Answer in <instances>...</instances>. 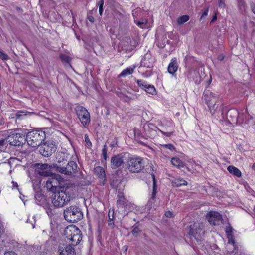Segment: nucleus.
Wrapping results in <instances>:
<instances>
[{"label": "nucleus", "mask_w": 255, "mask_h": 255, "mask_svg": "<svg viewBox=\"0 0 255 255\" xmlns=\"http://www.w3.org/2000/svg\"><path fill=\"white\" fill-rule=\"evenodd\" d=\"M234 246L235 247V250H237V249H236V248H238V247H235V246Z\"/></svg>", "instance_id": "obj_58"}, {"label": "nucleus", "mask_w": 255, "mask_h": 255, "mask_svg": "<svg viewBox=\"0 0 255 255\" xmlns=\"http://www.w3.org/2000/svg\"><path fill=\"white\" fill-rule=\"evenodd\" d=\"M194 73L195 74V75H197L198 76V78H196L195 80V83H200V81H201V78L199 76V73L198 72H194Z\"/></svg>", "instance_id": "obj_48"}, {"label": "nucleus", "mask_w": 255, "mask_h": 255, "mask_svg": "<svg viewBox=\"0 0 255 255\" xmlns=\"http://www.w3.org/2000/svg\"><path fill=\"white\" fill-rule=\"evenodd\" d=\"M227 237L228 238V243L231 244L233 246H235V241L233 235H229L228 236H227Z\"/></svg>", "instance_id": "obj_37"}, {"label": "nucleus", "mask_w": 255, "mask_h": 255, "mask_svg": "<svg viewBox=\"0 0 255 255\" xmlns=\"http://www.w3.org/2000/svg\"><path fill=\"white\" fill-rule=\"evenodd\" d=\"M59 57L63 63L70 64L71 58L69 56L64 54H61Z\"/></svg>", "instance_id": "obj_32"}, {"label": "nucleus", "mask_w": 255, "mask_h": 255, "mask_svg": "<svg viewBox=\"0 0 255 255\" xmlns=\"http://www.w3.org/2000/svg\"><path fill=\"white\" fill-rule=\"evenodd\" d=\"M133 230L132 231V233L133 235L137 236L140 232V230L139 229L138 226L136 224H135L133 226Z\"/></svg>", "instance_id": "obj_36"}, {"label": "nucleus", "mask_w": 255, "mask_h": 255, "mask_svg": "<svg viewBox=\"0 0 255 255\" xmlns=\"http://www.w3.org/2000/svg\"><path fill=\"white\" fill-rule=\"evenodd\" d=\"M84 140L86 144V146L88 147H91L92 146V143L91 142L89 136L87 134L85 135Z\"/></svg>", "instance_id": "obj_39"}, {"label": "nucleus", "mask_w": 255, "mask_h": 255, "mask_svg": "<svg viewBox=\"0 0 255 255\" xmlns=\"http://www.w3.org/2000/svg\"><path fill=\"white\" fill-rule=\"evenodd\" d=\"M225 232L227 236H228L229 235H233V228L230 225L226 227Z\"/></svg>", "instance_id": "obj_38"}, {"label": "nucleus", "mask_w": 255, "mask_h": 255, "mask_svg": "<svg viewBox=\"0 0 255 255\" xmlns=\"http://www.w3.org/2000/svg\"><path fill=\"white\" fill-rule=\"evenodd\" d=\"M64 217L67 221L73 223L77 222L82 219L83 213L79 207L71 206L64 210Z\"/></svg>", "instance_id": "obj_4"}, {"label": "nucleus", "mask_w": 255, "mask_h": 255, "mask_svg": "<svg viewBox=\"0 0 255 255\" xmlns=\"http://www.w3.org/2000/svg\"><path fill=\"white\" fill-rule=\"evenodd\" d=\"M122 170L118 169L115 173V175L110 183L111 186L119 192H122L125 187L123 175H121Z\"/></svg>", "instance_id": "obj_8"}, {"label": "nucleus", "mask_w": 255, "mask_h": 255, "mask_svg": "<svg viewBox=\"0 0 255 255\" xmlns=\"http://www.w3.org/2000/svg\"><path fill=\"white\" fill-rule=\"evenodd\" d=\"M251 6L252 11L255 14V4H252Z\"/></svg>", "instance_id": "obj_55"}, {"label": "nucleus", "mask_w": 255, "mask_h": 255, "mask_svg": "<svg viewBox=\"0 0 255 255\" xmlns=\"http://www.w3.org/2000/svg\"><path fill=\"white\" fill-rule=\"evenodd\" d=\"M171 162L173 166L178 168H181L184 166V163L178 158H172L171 160Z\"/></svg>", "instance_id": "obj_28"}, {"label": "nucleus", "mask_w": 255, "mask_h": 255, "mask_svg": "<svg viewBox=\"0 0 255 255\" xmlns=\"http://www.w3.org/2000/svg\"><path fill=\"white\" fill-rule=\"evenodd\" d=\"M58 252L60 255H76L75 250L72 245H60Z\"/></svg>", "instance_id": "obj_18"}, {"label": "nucleus", "mask_w": 255, "mask_h": 255, "mask_svg": "<svg viewBox=\"0 0 255 255\" xmlns=\"http://www.w3.org/2000/svg\"><path fill=\"white\" fill-rule=\"evenodd\" d=\"M239 114H241V117L240 118H237V122H242L244 120V114L243 113H239Z\"/></svg>", "instance_id": "obj_49"}, {"label": "nucleus", "mask_w": 255, "mask_h": 255, "mask_svg": "<svg viewBox=\"0 0 255 255\" xmlns=\"http://www.w3.org/2000/svg\"><path fill=\"white\" fill-rule=\"evenodd\" d=\"M95 175L98 178L100 182L104 185L106 180L105 171L104 168L101 166H97L94 169Z\"/></svg>", "instance_id": "obj_20"}, {"label": "nucleus", "mask_w": 255, "mask_h": 255, "mask_svg": "<svg viewBox=\"0 0 255 255\" xmlns=\"http://www.w3.org/2000/svg\"><path fill=\"white\" fill-rule=\"evenodd\" d=\"M227 170L230 173L234 176H237L238 177H241L242 176V173L240 170L234 166H229L227 167Z\"/></svg>", "instance_id": "obj_26"}, {"label": "nucleus", "mask_w": 255, "mask_h": 255, "mask_svg": "<svg viewBox=\"0 0 255 255\" xmlns=\"http://www.w3.org/2000/svg\"><path fill=\"white\" fill-rule=\"evenodd\" d=\"M88 19L92 23L94 22V18L91 15H88L87 17Z\"/></svg>", "instance_id": "obj_51"}, {"label": "nucleus", "mask_w": 255, "mask_h": 255, "mask_svg": "<svg viewBox=\"0 0 255 255\" xmlns=\"http://www.w3.org/2000/svg\"><path fill=\"white\" fill-rule=\"evenodd\" d=\"M134 22L140 27L143 28L147 23V20L145 19H141L139 20H134Z\"/></svg>", "instance_id": "obj_31"}, {"label": "nucleus", "mask_w": 255, "mask_h": 255, "mask_svg": "<svg viewBox=\"0 0 255 255\" xmlns=\"http://www.w3.org/2000/svg\"><path fill=\"white\" fill-rule=\"evenodd\" d=\"M159 130L163 135H164L167 137L170 136L171 135H172V134L173 133V131H172V130H170V131H167V132L163 131L161 130Z\"/></svg>", "instance_id": "obj_44"}, {"label": "nucleus", "mask_w": 255, "mask_h": 255, "mask_svg": "<svg viewBox=\"0 0 255 255\" xmlns=\"http://www.w3.org/2000/svg\"><path fill=\"white\" fill-rule=\"evenodd\" d=\"M35 172L43 176H49L51 174L50 166L48 164H37L35 166Z\"/></svg>", "instance_id": "obj_15"}, {"label": "nucleus", "mask_w": 255, "mask_h": 255, "mask_svg": "<svg viewBox=\"0 0 255 255\" xmlns=\"http://www.w3.org/2000/svg\"><path fill=\"white\" fill-rule=\"evenodd\" d=\"M33 113L26 111H18L13 116L11 117L12 119H15V121H21L25 119L27 116L32 114Z\"/></svg>", "instance_id": "obj_22"}, {"label": "nucleus", "mask_w": 255, "mask_h": 255, "mask_svg": "<svg viewBox=\"0 0 255 255\" xmlns=\"http://www.w3.org/2000/svg\"><path fill=\"white\" fill-rule=\"evenodd\" d=\"M12 188H17L18 187V184L17 183V182H15L14 181H12Z\"/></svg>", "instance_id": "obj_54"}, {"label": "nucleus", "mask_w": 255, "mask_h": 255, "mask_svg": "<svg viewBox=\"0 0 255 255\" xmlns=\"http://www.w3.org/2000/svg\"><path fill=\"white\" fill-rule=\"evenodd\" d=\"M143 131L142 132L143 138L145 139L153 138L156 136V128L154 124L151 123H147L144 125Z\"/></svg>", "instance_id": "obj_12"}, {"label": "nucleus", "mask_w": 255, "mask_h": 255, "mask_svg": "<svg viewBox=\"0 0 255 255\" xmlns=\"http://www.w3.org/2000/svg\"><path fill=\"white\" fill-rule=\"evenodd\" d=\"M64 187L60 186L59 189L54 193L52 203L57 208L63 207L70 200L69 195L67 194L66 191H64Z\"/></svg>", "instance_id": "obj_2"}, {"label": "nucleus", "mask_w": 255, "mask_h": 255, "mask_svg": "<svg viewBox=\"0 0 255 255\" xmlns=\"http://www.w3.org/2000/svg\"><path fill=\"white\" fill-rule=\"evenodd\" d=\"M64 234L72 246L77 245L82 239L81 231L73 225L67 226L64 230Z\"/></svg>", "instance_id": "obj_1"}, {"label": "nucleus", "mask_w": 255, "mask_h": 255, "mask_svg": "<svg viewBox=\"0 0 255 255\" xmlns=\"http://www.w3.org/2000/svg\"><path fill=\"white\" fill-rule=\"evenodd\" d=\"M126 168L131 173H138L144 168L143 160L139 157L129 158L126 163Z\"/></svg>", "instance_id": "obj_5"}, {"label": "nucleus", "mask_w": 255, "mask_h": 255, "mask_svg": "<svg viewBox=\"0 0 255 255\" xmlns=\"http://www.w3.org/2000/svg\"><path fill=\"white\" fill-rule=\"evenodd\" d=\"M208 13V7L205 9L201 15V18L206 16Z\"/></svg>", "instance_id": "obj_47"}, {"label": "nucleus", "mask_w": 255, "mask_h": 255, "mask_svg": "<svg viewBox=\"0 0 255 255\" xmlns=\"http://www.w3.org/2000/svg\"><path fill=\"white\" fill-rule=\"evenodd\" d=\"M23 134L18 132L11 133L6 138L7 143H8L11 146H20L22 144V141L20 140L23 138Z\"/></svg>", "instance_id": "obj_13"}, {"label": "nucleus", "mask_w": 255, "mask_h": 255, "mask_svg": "<svg viewBox=\"0 0 255 255\" xmlns=\"http://www.w3.org/2000/svg\"><path fill=\"white\" fill-rule=\"evenodd\" d=\"M178 68L176 59L175 58L172 59L168 67V72L173 75L177 71Z\"/></svg>", "instance_id": "obj_25"}, {"label": "nucleus", "mask_w": 255, "mask_h": 255, "mask_svg": "<svg viewBox=\"0 0 255 255\" xmlns=\"http://www.w3.org/2000/svg\"><path fill=\"white\" fill-rule=\"evenodd\" d=\"M6 138L0 140V151H4L7 144Z\"/></svg>", "instance_id": "obj_33"}, {"label": "nucleus", "mask_w": 255, "mask_h": 255, "mask_svg": "<svg viewBox=\"0 0 255 255\" xmlns=\"http://www.w3.org/2000/svg\"><path fill=\"white\" fill-rule=\"evenodd\" d=\"M45 137V133L43 131H32L27 133L26 141L30 146L37 147L41 144Z\"/></svg>", "instance_id": "obj_3"}, {"label": "nucleus", "mask_w": 255, "mask_h": 255, "mask_svg": "<svg viewBox=\"0 0 255 255\" xmlns=\"http://www.w3.org/2000/svg\"><path fill=\"white\" fill-rule=\"evenodd\" d=\"M76 111L82 124L84 127L88 125L90 122V115L86 108L81 106H78L76 108Z\"/></svg>", "instance_id": "obj_10"}, {"label": "nucleus", "mask_w": 255, "mask_h": 255, "mask_svg": "<svg viewBox=\"0 0 255 255\" xmlns=\"http://www.w3.org/2000/svg\"><path fill=\"white\" fill-rule=\"evenodd\" d=\"M189 19V16L188 15H185L178 17L177 19V22L178 24L181 25L188 21Z\"/></svg>", "instance_id": "obj_30"}, {"label": "nucleus", "mask_w": 255, "mask_h": 255, "mask_svg": "<svg viewBox=\"0 0 255 255\" xmlns=\"http://www.w3.org/2000/svg\"><path fill=\"white\" fill-rule=\"evenodd\" d=\"M207 218L210 224L213 225H219L222 221L221 215L215 211H210Z\"/></svg>", "instance_id": "obj_17"}, {"label": "nucleus", "mask_w": 255, "mask_h": 255, "mask_svg": "<svg viewBox=\"0 0 255 255\" xmlns=\"http://www.w3.org/2000/svg\"><path fill=\"white\" fill-rule=\"evenodd\" d=\"M137 83L139 87L144 90L146 92L152 95L156 93V91L154 86L148 84L146 81L141 80H138Z\"/></svg>", "instance_id": "obj_19"}, {"label": "nucleus", "mask_w": 255, "mask_h": 255, "mask_svg": "<svg viewBox=\"0 0 255 255\" xmlns=\"http://www.w3.org/2000/svg\"><path fill=\"white\" fill-rule=\"evenodd\" d=\"M39 152L44 157H49L56 150V146L53 141H47L40 145Z\"/></svg>", "instance_id": "obj_9"}, {"label": "nucleus", "mask_w": 255, "mask_h": 255, "mask_svg": "<svg viewBox=\"0 0 255 255\" xmlns=\"http://www.w3.org/2000/svg\"><path fill=\"white\" fill-rule=\"evenodd\" d=\"M9 58L8 56L5 53L0 51V58L3 60L8 59Z\"/></svg>", "instance_id": "obj_42"}, {"label": "nucleus", "mask_w": 255, "mask_h": 255, "mask_svg": "<svg viewBox=\"0 0 255 255\" xmlns=\"http://www.w3.org/2000/svg\"><path fill=\"white\" fill-rule=\"evenodd\" d=\"M4 255H17V254L13 251H8L5 252Z\"/></svg>", "instance_id": "obj_46"}, {"label": "nucleus", "mask_w": 255, "mask_h": 255, "mask_svg": "<svg viewBox=\"0 0 255 255\" xmlns=\"http://www.w3.org/2000/svg\"><path fill=\"white\" fill-rule=\"evenodd\" d=\"M224 58V56L222 54H220L218 56L217 59L219 61H222Z\"/></svg>", "instance_id": "obj_53"}, {"label": "nucleus", "mask_w": 255, "mask_h": 255, "mask_svg": "<svg viewBox=\"0 0 255 255\" xmlns=\"http://www.w3.org/2000/svg\"><path fill=\"white\" fill-rule=\"evenodd\" d=\"M134 68H135V67H134V68H131V67L127 68L126 69H125L122 71V72L120 73V76H126L130 75L133 72Z\"/></svg>", "instance_id": "obj_29"}, {"label": "nucleus", "mask_w": 255, "mask_h": 255, "mask_svg": "<svg viewBox=\"0 0 255 255\" xmlns=\"http://www.w3.org/2000/svg\"><path fill=\"white\" fill-rule=\"evenodd\" d=\"M134 133L135 135V137L136 138H140V137H143L142 133L140 134V132L138 129H134Z\"/></svg>", "instance_id": "obj_41"}, {"label": "nucleus", "mask_w": 255, "mask_h": 255, "mask_svg": "<svg viewBox=\"0 0 255 255\" xmlns=\"http://www.w3.org/2000/svg\"><path fill=\"white\" fill-rule=\"evenodd\" d=\"M118 199L117 201V205L123 207H127L128 206L129 202L125 198L122 192H119L118 194Z\"/></svg>", "instance_id": "obj_23"}, {"label": "nucleus", "mask_w": 255, "mask_h": 255, "mask_svg": "<svg viewBox=\"0 0 255 255\" xmlns=\"http://www.w3.org/2000/svg\"><path fill=\"white\" fill-rule=\"evenodd\" d=\"M107 151L108 147L106 145H104L102 150V154L105 161H106L107 159Z\"/></svg>", "instance_id": "obj_34"}, {"label": "nucleus", "mask_w": 255, "mask_h": 255, "mask_svg": "<svg viewBox=\"0 0 255 255\" xmlns=\"http://www.w3.org/2000/svg\"><path fill=\"white\" fill-rule=\"evenodd\" d=\"M202 233L203 232L202 229L199 228H197L194 224L190 226L188 234L191 239L194 238L197 241L200 240Z\"/></svg>", "instance_id": "obj_16"}, {"label": "nucleus", "mask_w": 255, "mask_h": 255, "mask_svg": "<svg viewBox=\"0 0 255 255\" xmlns=\"http://www.w3.org/2000/svg\"><path fill=\"white\" fill-rule=\"evenodd\" d=\"M252 169L255 171V163L253 165Z\"/></svg>", "instance_id": "obj_57"}, {"label": "nucleus", "mask_w": 255, "mask_h": 255, "mask_svg": "<svg viewBox=\"0 0 255 255\" xmlns=\"http://www.w3.org/2000/svg\"><path fill=\"white\" fill-rule=\"evenodd\" d=\"M227 116L231 122L237 123V118L241 117L238 111L236 109H230L227 113Z\"/></svg>", "instance_id": "obj_21"}, {"label": "nucleus", "mask_w": 255, "mask_h": 255, "mask_svg": "<svg viewBox=\"0 0 255 255\" xmlns=\"http://www.w3.org/2000/svg\"><path fill=\"white\" fill-rule=\"evenodd\" d=\"M54 167L57 172L62 174L74 177L77 176L78 166L74 161H69L66 167H60L57 165H54Z\"/></svg>", "instance_id": "obj_7"}, {"label": "nucleus", "mask_w": 255, "mask_h": 255, "mask_svg": "<svg viewBox=\"0 0 255 255\" xmlns=\"http://www.w3.org/2000/svg\"><path fill=\"white\" fill-rule=\"evenodd\" d=\"M217 19V16H216V15H214L213 17H212V20H211V22L210 23H213L215 21H216Z\"/></svg>", "instance_id": "obj_56"}, {"label": "nucleus", "mask_w": 255, "mask_h": 255, "mask_svg": "<svg viewBox=\"0 0 255 255\" xmlns=\"http://www.w3.org/2000/svg\"><path fill=\"white\" fill-rule=\"evenodd\" d=\"M204 98L211 113L214 114L221 104L218 96L216 94L210 92L206 93Z\"/></svg>", "instance_id": "obj_6"}, {"label": "nucleus", "mask_w": 255, "mask_h": 255, "mask_svg": "<svg viewBox=\"0 0 255 255\" xmlns=\"http://www.w3.org/2000/svg\"><path fill=\"white\" fill-rule=\"evenodd\" d=\"M165 215L167 217L171 218L173 216V213L171 211H168L165 213Z\"/></svg>", "instance_id": "obj_50"}, {"label": "nucleus", "mask_w": 255, "mask_h": 255, "mask_svg": "<svg viewBox=\"0 0 255 255\" xmlns=\"http://www.w3.org/2000/svg\"><path fill=\"white\" fill-rule=\"evenodd\" d=\"M162 146L166 148L169 149L171 151H173L175 150L174 146L171 144H164Z\"/></svg>", "instance_id": "obj_43"}, {"label": "nucleus", "mask_w": 255, "mask_h": 255, "mask_svg": "<svg viewBox=\"0 0 255 255\" xmlns=\"http://www.w3.org/2000/svg\"><path fill=\"white\" fill-rule=\"evenodd\" d=\"M108 224L109 225H112L114 224L113 217L112 218H111L109 217V220H108Z\"/></svg>", "instance_id": "obj_52"}, {"label": "nucleus", "mask_w": 255, "mask_h": 255, "mask_svg": "<svg viewBox=\"0 0 255 255\" xmlns=\"http://www.w3.org/2000/svg\"><path fill=\"white\" fill-rule=\"evenodd\" d=\"M218 0V6L220 8L224 9L226 6L225 0Z\"/></svg>", "instance_id": "obj_40"}, {"label": "nucleus", "mask_w": 255, "mask_h": 255, "mask_svg": "<svg viewBox=\"0 0 255 255\" xmlns=\"http://www.w3.org/2000/svg\"><path fill=\"white\" fill-rule=\"evenodd\" d=\"M126 155L127 153H120L112 156L110 163L112 169H116L123 165Z\"/></svg>", "instance_id": "obj_14"}, {"label": "nucleus", "mask_w": 255, "mask_h": 255, "mask_svg": "<svg viewBox=\"0 0 255 255\" xmlns=\"http://www.w3.org/2000/svg\"><path fill=\"white\" fill-rule=\"evenodd\" d=\"M152 177L153 179V189L151 197L148 202V204H149V206H151L154 202L157 190L155 175L154 174L152 175Z\"/></svg>", "instance_id": "obj_24"}, {"label": "nucleus", "mask_w": 255, "mask_h": 255, "mask_svg": "<svg viewBox=\"0 0 255 255\" xmlns=\"http://www.w3.org/2000/svg\"><path fill=\"white\" fill-rule=\"evenodd\" d=\"M104 4V1L103 0H101L97 3V5L99 7V11L100 15H102L103 13Z\"/></svg>", "instance_id": "obj_35"}, {"label": "nucleus", "mask_w": 255, "mask_h": 255, "mask_svg": "<svg viewBox=\"0 0 255 255\" xmlns=\"http://www.w3.org/2000/svg\"><path fill=\"white\" fill-rule=\"evenodd\" d=\"M172 183L173 186L177 187L187 185V182L182 178H175L172 180Z\"/></svg>", "instance_id": "obj_27"}, {"label": "nucleus", "mask_w": 255, "mask_h": 255, "mask_svg": "<svg viewBox=\"0 0 255 255\" xmlns=\"http://www.w3.org/2000/svg\"><path fill=\"white\" fill-rule=\"evenodd\" d=\"M119 97L122 99L124 101L128 102V101L129 98L127 96H124L123 94L120 93L119 95Z\"/></svg>", "instance_id": "obj_45"}, {"label": "nucleus", "mask_w": 255, "mask_h": 255, "mask_svg": "<svg viewBox=\"0 0 255 255\" xmlns=\"http://www.w3.org/2000/svg\"><path fill=\"white\" fill-rule=\"evenodd\" d=\"M49 176L50 178L46 181V187L49 190L56 192L59 189L60 182L63 180V178L59 175L52 173Z\"/></svg>", "instance_id": "obj_11"}]
</instances>
